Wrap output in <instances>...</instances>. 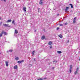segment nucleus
<instances>
[{
    "instance_id": "f257e3e1",
    "label": "nucleus",
    "mask_w": 80,
    "mask_h": 80,
    "mask_svg": "<svg viewBox=\"0 0 80 80\" xmlns=\"http://www.w3.org/2000/svg\"><path fill=\"white\" fill-rule=\"evenodd\" d=\"M79 69V68H77L76 69V71L74 72V73L75 75H77V73L78 72V69Z\"/></svg>"
},
{
    "instance_id": "f03ea898",
    "label": "nucleus",
    "mask_w": 80,
    "mask_h": 80,
    "mask_svg": "<svg viewBox=\"0 0 80 80\" xmlns=\"http://www.w3.org/2000/svg\"><path fill=\"white\" fill-rule=\"evenodd\" d=\"M77 19V17H75L73 19V23L74 24L76 22V20Z\"/></svg>"
},
{
    "instance_id": "7ed1b4c3",
    "label": "nucleus",
    "mask_w": 80,
    "mask_h": 80,
    "mask_svg": "<svg viewBox=\"0 0 80 80\" xmlns=\"http://www.w3.org/2000/svg\"><path fill=\"white\" fill-rule=\"evenodd\" d=\"M3 26H4V27H10V26L8 25V24H3Z\"/></svg>"
},
{
    "instance_id": "20e7f679",
    "label": "nucleus",
    "mask_w": 80,
    "mask_h": 80,
    "mask_svg": "<svg viewBox=\"0 0 80 80\" xmlns=\"http://www.w3.org/2000/svg\"><path fill=\"white\" fill-rule=\"evenodd\" d=\"M24 62V60H22V61H18V63L20 64L21 63H22V62Z\"/></svg>"
},
{
    "instance_id": "39448f33",
    "label": "nucleus",
    "mask_w": 80,
    "mask_h": 80,
    "mask_svg": "<svg viewBox=\"0 0 80 80\" xmlns=\"http://www.w3.org/2000/svg\"><path fill=\"white\" fill-rule=\"evenodd\" d=\"M8 63H9V62L8 61L5 62L6 66L8 67Z\"/></svg>"
},
{
    "instance_id": "423d86ee",
    "label": "nucleus",
    "mask_w": 80,
    "mask_h": 80,
    "mask_svg": "<svg viewBox=\"0 0 80 80\" xmlns=\"http://www.w3.org/2000/svg\"><path fill=\"white\" fill-rule=\"evenodd\" d=\"M72 65H70V69L69 72H70V73H71V72H72Z\"/></svg>"
},
{
    "instance_id": "0eeeda50",
    "label": "nucleus",
    "mask_w": 80,
    "mask_h": 80,
    "mask_svg": "<svg viewBox=\"0 0 80 80\" xmlns=\"http://www.w3.org/2000/svg\"><path fill=\"white\" fill-rule=\"evenodd\" d=\"M12 22V20L11 19H9L7 20L6 21V23H9V22Z\"/></svg>"
},
{
    "instance_id": "6e6552de",
    "label": "nucleus",
    "mask_w": 80,
    "mask_h": 80,
    "mask_svg": "<svg viewBox=\"0 0 80 80\" xmlns=\"http://www.w3.org/2000/svg\"><path fill=\"white\" fill-rule=\"evenodd\" d=\"M18 68V66H17V65H15L14 67V69H17Z\"/></svg>"
},
{
    "instance_id": "1a4fd4ad",
    "label": "nucleus",
    "mask_w": 80,
    "mask_h": 80,
    "mask_svg": "<svg viewBox=\"0 0 80 80\" xmlns=\"http://www.w3.org/2000/svg\"><path fill=\"white\" fill-rule=\"evenodd\" d=\"M68 9H69V7H67L66 8L65 11L66 12H67V11H68Z\"/></svg>"
},
{
    "instance_id": "9d476101",
    "label": "nucleus",
    "mask_w": 80,
    "mask_h": 80,
    "mask_svg": "<svg viewBox=\"0 0 80 80\" xmlns=\"http://www.w3.org/2000/svg\"><path fill=\"white\" fill-rule=\"evenodd\" d=\"M27 9V8H26V7H24L23 8V10L24 12H26V9Z\"/></svg>"
},
{
    "instance_id": "9b49d317",
    "label": "nucleus",
    "mask_w": 80,
    "mask_h": 80,
    "mask_svg": "<svg viewBox=\"0 0 80 80\" xmlns=\"http://www.w3.org/2000/svg\"><path fill=\"white\" fill-rule=\"evenodd\" d=\"M45 36H42L41 37V39L42 40H43V39H45Z\"/></svg>"
},
{
    "instance_id": "f8f14e48",
    "label": "nucleus",
    "mask_w": 80,
    "mask_h": 80,
    "mask_svg": "<svg viewBox=\"0 0 80 80\" xmlns=\"http://www.w3.org/2000/svg\"><path fill=\"white\" fill-rule=\"evenodd\" d=\"M16 34H17V33H18V30H17L15 29V32H14Z\"/></svg>"
},
{
    "instance_id": "ddd939ff",
    "label": "nucleus",
    "mask_w": 80,
    "mask_h": 80,
    "mask_svg": "<svg viewBox=\"0 0 80 80\" xmlns=\"http://www.w3.org/2000/svg\"><path fill=\"white\" fill-rule=\"evenodd\" d=\"M48 45H52V42L51 41L49 42L48 43Z\"/></svg>"
},
{
    "instance_id": "4468645a",
    "label": "nucleus",
    "mask_w": 80,
    "mask_h": 80,
    "mask_svg": "<svg viewBox=\"0 0 80 80\" xmlns=\"http://www.w3.org/2000/svg\"><path fill=\"white\" fill-rule=\"evenodd\" d=\"M69 5H70L71 6V8H73V5H72V4H69Z\"/></svg>"
},
{
    "instance_id": "2eb2a0df",
    "label": "nucleus",
    "mask_w": 80,
    "mask_h": 80,
    "mask_svg": "<svg viewBox=\"0 0 80 80\" xmlns=\"http://www.w3.org/2000/svg\"><path fill=\"white\" fill-rule=\"evenodd\" d=\"M39 3L40 5H43V2L42 1L39 2Z\"/></svg>"
},
{
    "instance_id": "dca6fc26",
    "label": "nucleus",
    "mask_w": 80,
    "mask_h": 80,
    "mask_svg": "<svg viewBox=\"0 0 80 80\" xmlns=\"http://www.w3.org/2000/svg\"><path fill=\"white\" fill-rule=\"evenodd\" d=\"M58 37H59L61 38H63V36H62V35H58Z\"/></svg>"
},
{
    "instance_id": "f3484780",
    "label": "nucleus",
    "mask_w": 80,
    "mask_h": 80,
    "mask_svg": "<svg viewBox=\"0 0 80 80\" xmlns=\"http://www.w3.org/2000/svg\"><path fill=\"white\" fill-rule=\"evenodd\" d=\"M35 53V51H33L32 53V56H33L34 55V54Z\"/></svg>"
},
{
    "instance_id": "a211bd4d",
    "label": "nucleus",
    "mask_w": 80,
    "mask_h": 80,
    "mask_svg": "<svg viewBox=\"0 0 80 80\" xmlns=\"http://www.w3.org/2000/svg\"><path fill=\"white\" fill-rule=\"evenodd\" d=\"M15 23V20H13L12 21V23L15 24V23Z\"/></svg>"
},
{
    "instance_id": "6ab92c4d",
    "label": "nucleus",
    "mask_w": 80,
    "mask_h": 80,
    "mask_svg": "<svg viewBox=\"0 0 80 80\" xmlns=\"http://www.w3.org/2000/svg\"><path fill=\"white\" fill-rule=\"evenodd\" d=\"M57 53H62V52L58 51H57Z\"/></svg>"
},
{
    "instance_id": "aec40b11",
    "label": "nucleus",
    "mask_w": 80,
    "mask_h": 80,
    "mask_svg": "<svg viewBox=\"0 0 80 80\" xmlns=\"http://www.w3.org/2000/svg\"><path fill=\"white\" fill-rule=\"evenodd\" d=\"M4 33V31L2 30V32H1V34L2 35H3V34Z\"/></svg>"
},
{
    "instance_id": "412c9836",
    "label": "nucleus",
    "mask_w": 80,
    "mask_h": 80,
    "mask_svg": "<svg viewBox=\"0 0 80 80\" xmlns=\"http://www.w3.org/2000/svg\"><path fill=\"white\" fill-rule=\"evenodd\" d=\"M15 59L16 60H18V57H16L15 58Z\"/></svg>"
},
{
    "instance_id": "4be33fe9",
    "label": "nucleus",
    "mask_w": 80,
    "mask_h": 80,
    "mask_svg": "<svg viewBox=\"0 0 80 80\" xmlns=\"http://www.w3.org/2000/svg\"><path fill=\"white\" fill-rule=\"evenodd\" d=\"M4 34L5 35H7V32H4Z\"/></svg>"
},
{
    "instance_id": "5701e85b",
    "label": "nucleus",
    "mask_w": 80,
    "mask_h": 80,
    "mask_svg": "<svg viewBox=\"0 0 80 80\" xmlns=\"http://www.w3.org/2000/svg\"><path fill=\"white\" fill-rule=\"evenodd\" d=\"M37 80H43V79L42 78H39V79H38Z\"/></svg>"
},
{
    "instance_id": "b1692460",
    "label": "nucleus",
    "mask_w": 80,
    "mask_h": 80,
    "mask_svg": "<svg viewBox=\"0 0 80 80\" xmlns=\"http://www.w3.org/2000/svg\"><path fill=\"white\" fill-rule=\"evenodd\" d=\"M60 26H61V27H62V26H63V25L62 24H61L59 25Z\"/></svg>"
},
{
    "instance_id": "393cba45",
    "label": "nucleus",
    "mask_w": 80,
    "mask_h": 80,
    "mask_svg": "<svg viewBox=\"0 0 80 80\" xmlns=\"http://www.w3.org/2000/svg\"><path fill=\"white\" fill-rule=\"evenodd\" d=\"M65 25H68V23L67 22H66L65 23Z\"/></svg>"
},
{
    "instance_id": "a878e982",
    "label": "nucleus",
    "mask_w": 80,
    "mask_h": 80,
    "mask_svg": "<svg viewBox=\"0 0 80 80\" xmlns=\"http://www.w3.org/2000/svg\"><path fill=\"white\" fill-rule=\"evenodd\" d=\"M60 29V28H57V30H59Z\"/></svg>"
},
{
    "instance_id": "bb28decb",
    "label": "nucleus",
    "mask_w": 80,
    "mask_h": 80,
    "mask_svg": "<svg viewBox=\"0 0 80 80\" xmlns=\"http://www.w3.org/2000/svg\"><path fill=\"white\" fill-rule=\"evenodd\" d=\"M0 36L1 37H2V34H0Z\"/></svg>"
},
{
    "instance_id": "cd10ccee",
    "label": "nucleus",
    "mask_w": 80,
    "mask_h": 80,
    "mask_svg": "<svg viewBox=\"0 0 80 80\" xmlns=\"http://www.w3.org/2000/svg\"><path fill=\"white\" fill-rule=\"evenodd\" d=\"M12 51H13V50L12 49H11L9 51V52H12Z\"/></svg>"
},
{
    "instance_id": "c85d7f7f",
    "label": "nucleus",
    "mask_w": 80,
    "mask_h": 80,
    "mask_svg": "<svg viewBox=\"0 0 80 80\" xmlns=\"http://www.w3.org/2000/svg\"><path fill=\"white\" fill-rule=\"evenodd\" d=\"M50 47V48H52V46H51Z\"/></svg>"
},
{
    "instance_id": "c756f323",
    "label": "nucleus",
    "mask_w": 80,
    "mask_h": 80,
    "mask_svg": "<svg viewBox=\"0 0 80 80\" xmlns=\"http://www.w3.org/2000/svg\"><path fill=\"white\" fill-rule=\"evenodd\" d=\"M44 80H45V79H47V78H44Z\"/></svg>"
},
{
    "instance_id": "7c9ffc66",
    "label": "nucleus",
    "mask_w": 80,
    "mask_h": 80,
    "mask_svg": "<svg viewBox=\"0 0 80 80\" xmlns=\"http://www.w3.org/2000/svg\"><path fill=\"white\" fill-rule=\"evenodd\" d=\"M2 22H1V23H0V25H2Z\"/></svg>"
},
{
    "instance_id": "2f4dec72",
    "label": "nucleus",
    "mask_w": 80,
    "mask_h": 80,
    "mask_svg": "<svg viewBox=\"0 0 80 80\" xmlns=\"http://www.w3.org/2000/svg\"><path fill=\"white\" fill-rule=\"evenodd\" d=\"M69 42V40H68V43Z\"/></svg>"
},
{
    "instance_id": "473e14b6",
    "label": "nucleus",
    "mask_w": 80,
    "mask_h": 80,
    "mask_svg": "<svg viewBox=\"0 0 80 80\" xmlns=\"http://www.w3.org/2000/svg\"><path fill=\"white\" fill-rule=\"evenodd\" d=\"M34 61H35V58H33Z\"/></svg>"
},
{
    "instance_id": "72a5a7b5",
    "label": "nucleus",
    "mask_w": 80,
    "mask_h": 80,
    "mask_svg": "<svg viewBox=\"0 0 80 80\" xmlns=\"http://www.w3.org/2000/svg\"><path fill=\"white\" fill-rule=\"evenodd\" d=\"M55 68V67H53L52 68V69H54Z\"/></svg>"
},
{
    "instance_id": "f704fd0d",
    "label": "nucleus",
    "mask_w": 80,
    "mask_h": 80,
    "mask_svg": "<svg viewBox=\"0 0 80 80\" xmlns=\"http://www.w3.org/2000/svg\"><path fill=\"white\" fill-rule=\"evenodd\" d=\"M40 2H42V0H40Z\"/></svg>"
},
{
    "instance_id": "c9c22d12",
    "label": "nucleus",
    "mask_w": 80,
    "mask_h": 80,
    "mask_svg": "<svg viewBox=\"0 0 80 80\" xmlns=\"http://www.w3.org/2000/svg\"><path fill=\"white\" fill-rule=\"evenodd\" d=\"M59 15V14H58V16Z\"/></svg>"
},
{
    "instance_id": "e433bc0d",
    "label": "nucleus",
    "mask_w": 80,
    "mask_h": 80,
    "mask_svg": "<svg viewBox=\"0 0 80 80\" xmlns=\"http://www.w3.org/2000/svg\"><path fill=\"white\" fill-rule=\"evenodd\" d=\"M1 20V17H0V20Z\"/></svg>"
},
{
    "instance_id": "4c0bfd02",
    "label": "nucleus",
    "mask_w": 80,
    "mask_h": 80,
    "mask_svg": "<svg viewBox=\"0 0 80 80\" xmlns=\"http://www.w3.org/2000/svg\"><path fill=\"white\" fill-rule=\"evenodd\" d=\"M55 62V61H53V63H54Z\"/></svg>"
},
{
    "instance_id": "58836bf2",
    "label": "nucleus",
    "mask_w": 80,
    "mask_h": 80,
    "mask_svg": "<svg viewBox=\"0 0 80 80\" xmlns=\"http://www.w3.org/2000/svg\"><path fill=\"white\" fill-rule=\"evenodd\" d=\"M79 60L80 61V58H79Z\"/></svg>"
},
{
    "instance_id": "ea45409f",
    "label": "nucleus",
    "mask_w": 80,
    "mask_h": 80,
    "mask_svg": "<svg viewBox=\"0 0 80 80\" xmlns=\"http://www.w3.org/2000/svg\"><path fill=\"white\" fill-rule=\"evenodd\" d=\"M39 9H40V8H38V10H39Z\"/></svg>"
},
{
    "instance_id": "a19ab883",
    "label": "nucleus",
    "mask_w": 80,
    "mask_h": 80,
    "mask_svg": "<svg viewBox=\"0 0 80 80\" xmlns=\"http://www.w3.org/2000/svg\"><path fill=\"white\" fill-rule=\"evenodd\" d=\"M35 32H36V30H35Z\"/></svg>"
}]
</instances>
